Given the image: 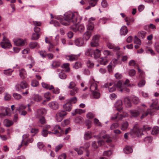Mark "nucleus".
Wrapping results in <instances>:
<instances>
[{
  "mask_svg": "<svg viewBox=\"0 0 159 159\" xmlns=\"http://www.w3.org/2000/svg\"><path fill=\"white\" fill-rule=\"evenodd\" d=\"M54 18L59 20L61 23L63 25H74L73 28L74 29L75 31H78L82 32L84 29V27L83 25L77 24L82 19V17L79 15L77 12L68 11L64 14L63 18L60 16H56Z\"/></svg>",
  "mask_w": 159,
  "mask_h": 159,
  "instance_id": "f257e3e1",
  "label": "nucleus"
},
{
  "mask_svg": "<svg viewBox=\"0 0 159 159\" xmlns=\"http://www.w3.org/2000/svg\"><path fill=\"white\" fill-rule=\"evenodd\" d=\"M131 115L134 117H136L138 116L140 114L142 113V115L140 117L141 119H143L145 117L148 116V114L151 115L152 111L151 109H148L147 111L144 112L143 109H139V110H132L129 111Z\"/></svg>",
  "mask_w": 159,
  "mask_h": 159,
  "instance_id": "f03ea898",
  "label": "nucleus"
},
{
  "mask_svg": "<svg viewBox=\"0 0 159 159\" xmlns=\"http://www.w3.org/2000/svg\"><path fill=\"white\" fill-rule=\"evenodd\" d=\"M151 129V128L147 125L144 126L143 128L141 129H139L137 126H134L131 134V135L134 134L136 136L139 137L142 135L143 134L142 132L144 130H149Z\"/></svg>",
  "mask_w": 159,
  "mask_h": 159,
  "instance_id": "7ed1b4c3",
  "label": "nucleus"
},
{
  "mask_svg": "<svg viewBox=\"0 0 159 159\" xmlns=\"http://www.w3.org/2000/svg\"><path fill=\"white\" fill-rule=\"evenodd\" d=\"M100 51L98 49L93 50L92 49H89L86 51L85 54L87 55L92 57L93 55L94 57L97 58L100 56Z\"/></svg>",
  "mask_w": 159,
  "mask_h": 159,
  "instance_id": "20e7f679",
  "label": "nucleus"
},
{
  "mask_svg": "<svg viewBox=\"0 0 159 159\" xmlns=\"http://www.w3.org/2000/svg\"><path fill=\"white\" fill-rule=\"evenodd\" d=\"M115 85L116 87L121 92H129V89L126 87L122 86V83L120 81L117 82L115 84Z\"/></svg>",
  "mask_w": 159,
  "mask_h": 159,
  "instance_id": "39448f33",
  "label": "nucleus"
},
{
  "mask_svg": "<svg viewBox=\"0 0 159 159\" xmlns=\"http://www.w3.org/2000/svg\"><path fill=\"white\" fill-rule=\"evenodd\" d=\"M0 44L2 47L4 49L9 48L11 46L9 40L5 37H3L2 41Z\"/></svg>",
  "mask_w": 159,
  "mask_h": 159,
  "instance_id": "423d86ee",
  "label": "nucleus"
},
{
  "mask_svg": "<svg viewBox=\"0 0 159 159\" xmlns=\"http://www.w3.org/2000/svg\"><path fill=\"white\" fill-rule=\"evenodd\" d=\"M99 36L96 35L93 37L92 41L91 43V46L92 47H97L98 45V40Z\"/></svg>",
  "mask_w": 159,
  "mask_h": 159,
  "instance_id": "0eeeda50",
  "label": "nucleus"
},
{
  "mask_svg": "<svg viewBox=\"0 0 159 159\" xmlns=\"http://www.w3.org/2000/svg\"><path fill=\"white\" fill-rule=\"evenodd\" d=\"M49 106L53 110H57L59 107L58 103L56 102H52L48 103Z\"/></svg>",
  "mask_w": 159,
  "mask_h": 159,
  "instance_id": "6e6552de",
  "label": "nucleus"
},
{
  "mask_svg": "<svg viewBox=\"0 0 159 159\" xmlns=\"http://www.w3.org/2000/svg\"><path fill=\"white\" fill-rule=\"evenodd\" d=\"M75 44L78 46L80 47L83 45L84 43V41L82 39L78 38L74 40Z\"/></svg>",
  "mask_w": 159,
  "mask_h": 159,
  "instance_id": "1a4fd4ad",
  "label": "nucleus"
},
{
  "mask_svg": "<svg viewBox=\"0 0 159 159\" xmlns=\"http://www.w3.org/2000/svg\"><path fill=\"white\" fill-rule=\"evenodd\" d=\"M25 40L21 39H17L14 40L15 44L17 46H23L25 44Z\"/></svg>",
  "mask_w": 159,
  "mask_h": 159,
  "instance_id": "9d476101",
  "label": "nucleus"
},
{
  "mask_svg": "<svg viewBox=\"0 0 159 159\" xmlns=\"http://www.w3.org/2000/svg\"><path fill=\"white\" fill-rule=\"evenodd\" d=\"M115 106L118 111H120L122 109V102L120 100L117 101L115 104Z\"/></svg>",
  "mask_w": 159,
  "mask_h": 159,
  "instance_id": "9b49d317",
  "label": "nucleus"
},
{
  "mask_svg": "<svg viewBox=\"0 0 159 159\" xmlns=\"http://www.w3.org/2000/svg\"><path fill=\"white\" fill-rule=\"evenodd\" d=\"M78 56L76 55L71 54L66 56V59L70 61H73L76 60Z\"/></svg>",
  "mask_w": 159,
  "mask_h": 159,
  "instance_id": "f8f14e48",
  "label": "nucleus"
},
{
  "mask_svg": "<svg viewBox=\"0 0 159 159\" xmlns=\"http://www.w3.org/2000/svg\"><path fill=\"white\" fill-rule=\"evenodd\" d=\"M64 110L66 111H70L72 108V105L70 102H67L63 106Z\"/></svg>",
  "mask_w": 159,
  "mask_h": 159,
  "instance_id": "ddd939ff",
  "label": "nucleus"
},
{
  "mask_svg": "<svg viewBox=\"0 0 159 159\" xmlns=\"http://www.w3.org/2000/svg\"><path fill=\"white\" fill-rule=\"evenodd\" d=\"M89 84H90V90L91 91H95L97 90V84L94 82L90 81L89 82Z\"/></svg>",
  "mask_w": 159,
  "mask_h": 159,
  "instance_id": "4468645a",
  "label": "nucleus"
},
{
  "mask_svg": "<svg viewBox=\"0 0 159 159\" xmlns=\"http://www.w3.org/2000/svg\"><path fill=\"white\" fill-rule=\"evenodd\" d=\"M41 84L42 87L45 89L51 90L54 88L53 85H49L45 82H42Z\"/></svg>",
  "mask_w": 159,
  "mask_h": 159,
  "instance_id": "2eb2a0df",
  "label": "nucleus"
},
{
  "mask_svg": "<svg viewBox=\"0 0 159 159\" xmlns=\"http://www.w3.org/2000/svg\"><path fill=\"white\" fill-rule=\"evenodd\" d=\"M128 32L127 27L125 26H122L120 30V34L121 35H125Z\"/></svg>",
  "mask_w": 159,
  "mask_h": 159,
  "instance_id": "dca6fc26",
  "label": "nucleus"
},
{
  "mask_svg": "<svg viewBox=\"0 0 159 159\" xmlns=\"http://www.w3.org/2000/svg\"><path fill=\"white\" fill-rule=\"evenodd\" d=\"M58 129L60 130L61 132H62L61 127L59 125H56L53 127V129H51L52 131H54L55 132H54V134H56L59 132Z\"/></svg>",
  "mask_w": 159,
  "mask_h": 159,
  "instance_id": "f3484780",
  "label": "nucleus"
},
{
  "mask_svg": "<svg viewBox=\"0 0 159 159\" xmlns=\"http://www.w3.org/2000/svg\"><path fill=\"white\" fill-rule=\"evenodd\" d=\"M20 76L22 79H25L26 76V72L24 69H22L19 70Z\"/></svg>",
  "mask_w": 159,
  "mask_h": 159,
  "instance_id": "a211bd4d",
  "label": "nucleus"
},
{
  "mask_svg": "<svg viewBox=\"0 0 159 159\" xmlns=\"http://www.w3.org/2000/svg\"><path fill=\"white\" fill-rule=\"evenodd\" d=\"M85 111V110H83L81 109H77L75 110L74 112H72V114L73 116H75L76 114H81L84 113Z\"/></svg>",
  "mask_w": 159,
  "mask_h": 159,
  "instance_id": "6ab92c4d",
  "label": "nucleus"
},
{
  "mask_svg": "<svg viewBox=\"0 0 159 159\" xmlns=\"http://www.w3.org/2000/svg\"><path fill=\"white\" fill-rule=\"evenodd\" d=\"M37 113L39 116L45 115L46 113V110L45 108H41L37 110Z\"/></svg>",
  "mask_w": 159,
  "mask_h": 159,
  "instance_id": "aec40b11",
  "label": "nucleus"
},
{
  "mask_svg": "<svg viewBox=\"0 0 159 159\" xmlns=\"http://www.w3.org/2000/svg\"><path fill=\"white\" fill-rule=\"evenodd\" d=\"M128 123L127 121L121 124V129L123 131L125 130L128 127Z\"/></svg>",
  "mask_w": 159,
  "mask_h": 159,
  "instance_id": "412c9836",
  "label": "nucleus"
},
{
  "mask_svg": "<svg viewBox=\"0 0 159 159\" xmlns=\"http://www.w3.org/2000/svg\"><path fill=\"white\" fill-rule=\"evenodd\" d=\"M91 35V33L90 32L87 31L83 35L84 39L86 40H88Z\"/></svg>",
  "mask_w": 159,
  "mask_h": 159,
  "instance_id": "4be33fe9",
  "label": "nucleus"
},
{
  "mask_svg": "<svg viewBox=\"0 0 159 159\" xmlns=\"http://www.w3.org/2000/svg\"><path fill=\"white\" fill-rule=\"evenodd\" d=\"M4 123L5 126L9 127L13 125V122L12 120L7 119L4 120Z\"/></svg>",
  "mask_w": 159,
  "mask_h": 159,
  "instance_id": "5701e85b",
  "label": "nucleus"
},
{
  "mask_svg": "<svg viewBox=\"0 0 159 159\" xmlns=\"http://www.w3.org/2000/svg\"><path fill=\"white\" fill-rule=\"evenodd\" d=\"M79 91V89L77 87L72 89L70 91V94L71 96H74Z\"/></svg>",
  "mask_w": 159,
  "mask_h": 159,
  "instance_id": "b1692460",
  "label": "nucleus"
},
{
  "mask_svg": "<svg viewBox=\"0 0 159 159\" xmlns=\"http://www.w3.org/2000/svg\"><path fill=\"white\" fill-rule=\"evenodd\" d=\"M33 99L35 101L39 102L42 100V97L38 94L34 95L33 97Z\"/></svg>",
  "mask_w": 159,
  "mask_h": 159,
  "instance_id": "393cba45",
  "label": "nucleus"
},
{
  "mask_svg": "<svg viewBox=\"0 0 159 159\" xmlns=\"http://www.w3.org/2000/svg\"><path fill=\"white\" fill-rule=\"evenodd\" d=\"M159 132V127L157 126L154 127L152 131V134L153 135H156L158 134Z\"/></svg>",
  "mask_w": 159,
  "mask_h": 159,
  "instance_id": "a878e982",
  "label": "nucleus"
},
{
  "mask_svg": "<svg viewBox=\"0 0 159 159\" xmlns=\"http://www.w3.org/2000/svg\"><path fill=\"white\" fill-rule=\"evenodd\" d=\"M124 102L126 107H130L131 106V104L130 101L128 97H126L125 98Z\"/></svg>",
  "mask_w": 159,
  "mask_h": 159,
  "instance_id": "bb28decb",
  "label": "nucleus"
},
{
  "mask_svg": "<svg viewBox=\"0 0 159 159\" xmlns=\"http://www.w3.org/2000/svg\"><path fill=\"white\" fill-rule=\"evenodd\" d=\"M158 102L157 100H156L155 102H153L152 103V104L151 106V107H152L154 109L157 110H159V106H157Z\"/></svg>",
  "mask_w": 159,
  "mask_h": 159,
  "instance_id": "cd10ccee",
  "label": "nucleus"
},
{
  "mask_svg": "<svg viewBox=\"0 0 159 159\" xmlns=\"http://www.w3.org/2000/svg\"><path fill=\"white\" fill-rule=\"evenodd\" d=\"M124 151L125 153L129 154L132 152L133 150L130 147L127 146L124 148Z\"/></svg>",
  "mask_w": 159,
  "mask_h": 159,
  "instance_id": "c85d7f7f",
  "label": "nucleus"
},
{
  "mask_svg": "<svg viewBox=\"0 0 159 159\" xmlns=\"http://www.w3.org/2000/svg\"><path fill=\"white\" fill-rule=\"evenodd\" d=\"M82 66V64L80 61L76 62L73 66L74 68L77 69Z\"/></svg>",
  "mask_w": 159,
  "mask_h": 159,
  "instance_id": "c756f323",
  "label": "nucleus"
},
{
  "mask_svg": "<svg viewBox=\"0 0 159 159\" xmlns=\"http://www.w3.org/2000/svg\"><path fill=\"white\" fill-rule=\"evenodd\" d=\"M69 66V64L68 63H66L63 64L62 66V67L65 69V71L68 72L70 70Z\"/></svg>",
  "mask_w": 159,
  "mask_h": 159,
  "instance_id": "7c9ffc66",
  "label": "nucleus"
},
{
  "mask_svg": "<svg viewBox=\"0 0 159 159\" xmlns=\"http://www.w3.org/2000/svg\"><path fill=\"white\" fill-rule=\"evenodd\" d=\"M93 95L94 98L96 99L99 98L100 96V94L98 90H96L95 91L93 92Z\"/></svg>",
  "mask_w": 159,
  "mask_h": 159,
  "instance_id": "2f4dec72",
  "label": "nucleus"
},
{
  "mask_svg": "<svg viewBox=\"0 0 159 159\" xmlns=\"http://www.w3.org/2000/svg\"><path fill=\"white\" fill-rule=\"evenodd\" d=\"M92 133L91 132L88 131L86 132L84 135V138L88 140L91 138Z\"/></svg>",
  "mask_w": 159,
  "mask_h": 159,
  "instance_id": "473e14b6",
  "label": "nucleus"
},
{
  "mask_svg": "<svg viewBox=\"0 0 159 159\" xmlns=\"http://www.w3.org/2000/svg\"><path fill=\"white\" fill-rule=\"evenodd\" d=\"M26 107V106L23 104H20L19 105L18 107L16 109L19 111L20 113L22 111L24 110Z\"/></svg>",
  "mask_w": 159,
  "mask_h": 159,
  "instance_id": "72a5a7b5",
  "label": "nucleus"
},
{
  "mask_svg": "<svg viewBox=\"0 0 159 159\" xmlns=\"http://www.w3.org/2000/svg\"><path fill=\"white\" fill-rule=\"evenodd\" d=\"M76 83L73 81L70 82L69 84V85L68 86V88L69 89H73L75 88H76Z\"/></svg>",
  "mask_w": 159,
  "mask_h": 159,
  "instance_id": "f704fd0d",
  "label": "nucleus"
},
{
  "mask_svg": "<svg viewBox=\"0 0 159 159\" xmlns=\"http://www.w3.org/2000/svg\"><path fill=\"white\" fill-rule=\"evenodd\" d=\"M99 61L101 64L103 65H106L107 62L108 61L105 58H101L99 59Z\"/></svg>",
  "mask_w": 159,
  "mask_h": 159,
  "instance_id": "c9c22d12",
  "label": "nucleus"
},
{
  "mask_svg": "<svg viewBox=\"0 0 159 159\" xmlns=\"http://www.w3.org/2000/svg\"><path fill=\"white\" fill-rule=\"evenodd\" d=\"M28 85L25 81H23L20 84V87L23 89H25L28 87Z\"/></svg>",
  "mask_w": 159,
  "mask_h": 159,
  "instance_id": "e433bc0d",
  "label": "nucleus"
},
{
  "mask_svg": "<svg viewBox=\"0 0 159 159\" xmlns=\"http://www.w3.org/2000/svg\"><path fill=\"white\" fill-rule=\"evenodd\" d=\"M103 138L106 139V141L107 143H109L111 141V139L108 135H105L102 136Z\"/></svg>",
  "mask_w": 159,
  "mask_h": 159,
  "instance_id": "4c0bfd02",
  "label": "nucleus"
},
{
  "mask_svg": "<svg viewBox=\"0 0 159 159\" xmlns=\"http://www.w3.org/2000/svg\"><path fill=\"white\" fill-rule=\"evenodd\" d=\"M87 29L89 30H93L94 27V25L93 23H88L87 25Z\"/></svg>",
  "mask_w": 159,
  "mask_h": 159,
  "instance_id": "58836bf2",
  "label": "nucleus"
},
{
  "mask_svg": "<svg viewBox=\"0 0 159 159\" xmlns=\"http://www.w3.org/2000/svg\"><path fill=\"white\" fill-rule=\"evenodd\" d=\"M146 52L148 53H150L151 55L154 56L156 55V53L154 51L150 48H148L146 50Z\"/></svg>",
  "mask_w": 159,
  "mask_h": 159,
  "instance_id": "ea45409f",
  "label": "nucleus"
},
{
  "mask_svg": "<svg viewBox=\"0 0 159 159\" xmlns=\"http://www.w3.org/2000/svg\"><path fill=\"white\" fill-rule=\"evenodd\" d=\"M60 62L57 61H54L52 62V66L53 67H56L60 66Z\"/></svg>",
  "mask_w": 159,
  "mask_h": 159,
  "instance_id": "a19ab883",
  "label": "nucleus"
},
{
  "mask_svg": "<svg viewBox=\"0 0 159 159\" xmlns=\"http://www.w3.org/2000/svg\"><path fill=\"white\" fill-rule=\"evenodd\" d=\"M39 35L38 33H34L32 35L31 39L33 40H37L39 38Z\"/></svg>",
  "mask_w": 159,
  "mask_h": 159,
  "instance_id": "79ce46f5",
  "label": "nucleus"
},
{
  "mask_svg": "<svg viewBox=\"0 0 159 159\" xmlns=\"http://www.w3.org/2000/svg\"><path fill=\"white\" fill-rule=\"evenodd\" d=\"M13 96L16 100H19L21 99L22 98L21 95L17 93H14L13 94Z\"/></svg>",
  "mask_w": 159,
  "mask_h": 159,
  "instance_id": "37998d69",
  "label": "nucleus"
},
{
  "mask_svg": "<svg viewBox=\"0 0 159 159\" xmlns=\"http://www.w3.org/2000/svg\"><path fill=\"white\" fill-rule=\"evenodd\" d=\"M59 78L62 79H65L67 77L66 75L64 72H61L59 74Z\"/></svg>",
  "mask_w": 159,
  "mask_h": 159,
  "instance_id": "c03bdc74",
  "label": "nucleus"
},
{
  "mask_svg": "<svg viewBox=\"0 0 159 159\" xmlns=\"http://www.w3.org/2000/svg\"><path fill=\"white\" fill-rule=\"evenodd\" d=\"M58 115H60L61 117L63 119L64 116L67 115V113L65 111H61L57 112Z\"/></svg>",
  "mask_w": 159,
  "mask_h": 159,
  "instance_id": "a18cd8bd",
  "label": "nucleus"
},
{
  "mask_svg": "<svg viewBox=\"0 0 159 159\" xmlns=\"http://www.w3.org/2000/svg\"><path fill=\"white\" fill-rule=\"evenodd\" d=\"M38 45V43L36 42H31L29 44V47L31 48H34L37 47Z\"/></svg>",
  "mask_w": 159,
  "mask_h": 159,
  "instance_id": "49530a36",
  "label": "nucleus"
},
{
  "mask_svg": "<svg viewBox=\"0 0 159 159\" xmlns=\"http://www.w3.org/2000/svg\"><path fill=\"white\" fill-rule=\"evenodd\" d=\"M112 152L111 151L109 150L104 151L103 153V155L104 156L108 157L111 156L112 154Z\"/></svg>",
  "mask_w": 159,
  "mask_h": 159,
  "instance_id": "de8ad7c7",
  "label": "nucleus"
},
{
  "mask_svg": "<svg viewBox=\"0 0 159 159\" xmlns=\"http://www.w3.org/2000/svg\"><path fill=\"white\" fill-rule=\"evenodd\" d=\"M134 43L136 44H141V43L139 39L135 36L134 40Z\"/></svg>",
  "mask_w": 159,
  "mask_h": 159,
  "instance_id": "09e8293b",
  "label": "nucleus"
},
{
  "mask_svg": "<svg viewBox=\"0 0 159 159\" xmlns=\"http://www.w3.org/2000/svg\"><path fill=\"white\" fill-rule=\"evenodd\" d=\"M146 32L144 31H141L138 33V36L140 38L143 39L145 36Z\"/></svg>",
  "mask_w": 159,
  "mask_h": 159,
  "instance_id": "8fccbe9b",
  "label": "nucleus"
},
{
  "mask_svg": "<svg viewBox=\"0 0 159 159\" xmlns=\"http://www.w3.org/2000/svg\"><path fill=\"white\" fill-rule=\"evenodd\" d=\"M51 94L48 92H46L44 94V97L47 99L48 101H49L51 100Z\"/></svg>",
  "mask_w": 159,
  "mask_h": 159,
  "instance_id": "3c124183",
  "label": "nucleus"
},
{
  "mask_svg": "<svg viewBox=\"0 0 159 159\" xmlns=\"http://www.w3.org/2000/svg\"><path fill=\"white\" fill-rule=\"evenodd\" d=\"M11 95L10 94L7 93H5V95L4 97V99L6 101L9 100L11 99Z\"/></svg>",
  "mask_w": 159,
  "mask_h": 159,
  "instance_id": "603ef678",
  "label": "nucleus"
},
{
  "mask_svg": "<svg viewBox=\"0 0 159 159\" xmlns=\"http://www.w3.org/2000/svg\"><path fill=\"white\" fill-rule=\"evenodd\" d=\"M128 115V114L126 112H123L120 115V116L118 117V118L119 120H120L123 117L127 116Z\"/></svg>",
  "mask_w": 159,
  "mask_h": 159,
  "instance_id": "864d4df0",
  "label": "nucleus"
},
{
  "mask_svg": "<svg viewBox=\"0 0 159 159\" xmlns=\"http://www.w3.org/2000/svg\"><path fill=\"white\" fill-rule=\"evenodd\" d=\"M39 84L38 82L35 80H33L31 81V85L33 87H37L39 85Z\"/></svg>",
  "mask_w": 159,
  "mask_h": 159,
  "instance_id": "5fc2aeb1",
  "label": "nucleus"
},
{
  "mask_svg": "<svg viewBox=\"0 0 159 159\" xmlns=\"http://www.w3.org/2000/svg\"><path fill=\"white\" fill-rule=\"evenodd\" d=\"M98 0H89V3L92 7L94 6L96 4Z\"/></svg>",
  "mask_w": 159,
  "mask_h": 159,
  "instance_id": "6e6d98bb",
  "label": "nucleus"
},
{
  "mask_svg": "<svg viewBox=\"0 0 159 159\" xmlns=\"http://www.w3.org/2000/svg\"><path fill=\"white\" fill-rule=\"evenodd\" d=\"M55 119L57 122H61L63 119V118L59 115H58L57 112L56 114Z\"/></svg>",
  "mask_w": 159,
  "mask_h": 159,
  "instance_id": "4d7b16f0",
  "label": "nucleus"
},
{
  "mask_svg": "<svg viewBox=\"0 0 159 159\" xmlns=\"http://www.w3.org/2000/svg\"><path fill=\"white\" fill-rule=\"evenodd\" d=\"M87 65L88 67L90 68H92L94 66L93 63L90 60H88L87 61Z\"/></svg>",
  "mask_w": 159,
  "mask_h": 159,
  "instance_id": "13d9d810",
  "label": "nucleus"
},
{
  "mask_svg": "<svg viewBox=\"0 0 159 159\" xmlns=\"http://www.w3.org/2000/svg\"><path fill=\"white\" fill-rule=\"evenodd\" d=\"M50 23H52L55 26H60V24L59 22L56 20H53L51 22H50Z\"/></svg>",
  "mask_w": 159,
  "mask_h": 159,
  "instance_id": "bf43d9fd",
  "label": "nucleus"
},
{
  "mask_svg": "<svg viewBox=\"0 0 159 159\" xmlns=\"http://www.w3.org/2000/svg\"><path fill=\"white\" fill-rule=\"evenodd\" d=\"M119 124L118 123H114L111 125L110 126V129H111L113 130L117 128Z\"/></svg>",
  "mask_w": 159,
  "mask_h": 159,
  "instance_id": "052dcab7",
  "label": "nucleus"
},
{
  "mask_svg": "<svg viewBox=\"0 0 159 159\" xmlns=\"http://www.w3.org/2000/svg\"><path fill=\"white\" fill-rule=\"evenodd\" d=\"M145 84V81L144 80H142L139 82L138 84L139 87H141L143 86Z\"/></svg>",
  "mask_w": 159,
  "mask_h": 159,
  "instance_id": "680f3d73",
  "label": "nucleus"
},
{
  "mask_svg": "<svg viewBox=\"0 0 159 159\" xmlns=\"http://www.w3.org/2000/svg\"><path fill=\"white\" fill-rule=\"evenodd\" d=\"M132 101L134 104H136L139 102V100L138 97H134L132 98Z\"/></svg>",
  "mask_w": 159,
  "mask_h": 159,
  "instance_id": "e2e57ef3",
  "label": "nucleus"
},
{
  "mask_svg": "<svg viewBox=\"0 0 159 159\" xmlns=\"http://www.w3.org/2000/svg\"><path fill=\"white\" fill-rule=\"evenodd\" d=\"M66 154L65 153H63L58 156V159H66Z\"/></svg>",
  "mask_w": 159,
  "mask_h": 159,
  "instance_id": "0e129e2a",
  "label": "nucleus"
},
{
  "mask_svg": "<svg viewBox=\"0 0 159 159\" xmlns=\"http://www.w3.org/2000/svg\"><path fill=\"white\" fill-rule=\"evenodd\" d=\"M154 47L155 51L159 53V43H155Z\"/></svg>",
  "mask_w": 159,
  "mask_h": 159,
  "instance_id": "69168bd1",
  "label": "nucleus"
},
{
  "mask_svg": "<svg viewBox=\"0 0 159 159\" xmlns=\"http://www.w3.org/2000/svg\"><path fill=\"white\" fill-rule=\"evenodd\" d=\"M77 101V99L76 97H74L70 99L69 102H70L71 103H75Z\"/></svg>",
  "mask_w": 159,
  "mask_h": 159,
  "instance_id": "338daca9",
  "label": "nucleus"
},
{
  "mask_svg": "<svg viewBox=\"0 0 159 159\" xmlns=\"http://www.w3.org/2000/svg\"><path fill=\"white\" fill-rule=\"evenodd\" d=\"M135 71L134 69L130 70L129 72V75L131 76H134L135 75Z\"/></svg>",
  "mask_w": 159,
  "mask_h": 159,
  "instance_id": "774afa93",
  "label": "nucleus"
}]
</instances>
